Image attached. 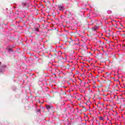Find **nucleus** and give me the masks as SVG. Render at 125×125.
Masks as SVG:
<instances>
[{
    "label": "nucleus",
    "instance_id": "39448f33",
    "mask_svg": "<svg viewBox=\"0 0 125 125\" xmlns=\"http://www.w3.org/2000/svg\"><path fill=\"white\" fill-rule=\"evenodd\" d=\"M82 108H83V110L84 111V112H86V111H87V110H86V108H85V107L83 106Z\"/></svg>",
    "mask_w": 125,
    "mask_h": 125
},
{
    "label": "nucleus",
    "instance_id": "dca6fc26",
    "mask_svg": "<svg viewBox=\"0 0 125 125\" xmlns=\"http://www.w3.org/2000/svg\"><path fill=\"white\" fill-rule=\"evenodd\" d=\"M104 40H106V39H105V38H104Z\"/></svg>",
    "mask_w": 125,
    "mask_h": 125
},
{
    "label": "nucleus",
    "instance_id": "6e6552de",
    "mask_svg": "<svg viewBox=\"0 0 125 125\" xmlns=\"http://www.w3.org/2000/svg\"><path fill=\"white\" fill-rule=\"evenodd\" d=\"M102 55H103V54H100V55H99V58H100V59H102Z\"/></svg>",
    "mask_w": 125,
    "mask_h": 125
},
{
    "label": "nucleus",
    "instance_id": "7ed1b4c3",
    "mask_svg": "<svg viewBox=\"0 0 125 125\" xmlns=\"http://www.w3.org/2000/svg\"><path fill=\"white\" fill-rule=\"evenodd\" d=\"M20 43H22V42H21V40H18L17 41V45H20Z\"/></svg>",
    "mask_w": 125,
    "mask_h": 125
},
{
    "label": "nucleus",
    "instance_id": "9d476101",
    "mask_svg": "<svg viewBox=\"0 0 125 125\" xmlns=\"http://www.w3.org/2000/svg\"><path fill=\"white\" fill-rule=\"evenodd\" d=\"M99 119L101 121H103V117H100Z\"/></svg>",
    "mask_w": 125,
    "mask_h": 125
},
{
    "label": "nucleus",
    "instance_id": "4468645a",
    "mask_svg": "<svg viewBox=\"0 0 125 125\" xmlns=\"http://www.w3.org/2000/svg\"><path fill=\"white\" fill-rule=\"evenodd\" d=\"M53 75H55V73H53Z\"/></svg>",
    "mask_w": 125,
    "mask_h": 125
},
{
    "label": "nucleus",
    "instance_id": "f03ea898",
    "mask_svg": "<svg viewBox=\"0 0 125 125\" xmlns=\"http://www.w3.org/2000/svg\"><path fill=\"white\" fill-rule=\"evenodd\" d=\"M105 84L107 85V86H110L111 85V80H108L105 82Z\"/></svg>",
    "mask_w": 125,
    "mask_h": 125
},
{
    "label": "nucleus",
    "instance_id": "f257e3e1",
    "mask_svg": "<svg viewBox=\"0 0 125 125\" xmlns=\"http://www.w3.org/2000/svg\"><path fill=\"white\" fill-rule=\"evenodd\" d=\"M58 6L59 8H60V10H63V8H64V6L63 5V4L62 3L59 4L58 5Z\"/></svg>",
    "mask_w": 125,
    "mask_h": 125
},
{
    "label": "nucleus",
    "instance_id": "20e7f679",
    "mask_svg": "<svg viewBox=\"0 0 125 125\" xmlns=\"http://www.w3.org/2000/svg\"><path fill=\"white\" fill-rule=\"evenodd\" d=\"M8 52H12V49L11 48H9L7 49Z\"/></svg>",
    "mask_w": 125,
    "mask_h": 125
},
{
    "label": "nucleus",
    "instance_id": "f8f14e48",
    "mask_svg": "<svg viewBox=\"0 0 125 125\" xmlns=\"http://www.w3.org/2000/svg\"><path fill=\"white\" fill-rule=\"evenodd\" d=\"M41 6H43V5L42 4V5H41Z\"/></svg>",
    "mask_w": 125,
    "mask_h": 125
},
{
    "label": "nucleus",
    "instance_id": "1a4fd4ad",
    "mask_svg": "<svg viewBox=\"0 0 125 125\" xmlns=\"http://www.w3.org/2000/svg\"><path fill=\"white\" fill-rule=\"evenodd\" d=\"M35 31L36 32H39V28L38 27L35 28Z\"/></svg>",
    "mask_w": 125,
    "mask_h": 125
},
{
    "label": "nucleus",
    "instance_id": "ddd939ff",
    "mask_svg": "<svg viewBox=\"0 0 125 125\" xmlns=\"http://www.w3.org/2000/svg\"><path fill=\"white\" fill-rule=\"evenodd\" d=\"M0 64H1V62H0Z\"/></svg>",
    "mask_w": 125,
    "mask_h": 125
},
{
    "label": "nucleus",
    "instance_id": "423d86ee",
    "mask_svg": "<svg viewBox=\"0 0 125 125\" xmlns=\"http://www.w3.org/2000/svg\"><path fill=\"white\" fill-rule=\"evenodd\" d=\"M46 109H47V110H49V109H50V106L46 105Z\"/></svg>",
    "mask_w": 125,
    "mask_h": 125
},
{
    "label": "nucleus",
    "instance_id": "2eb2a0df",
    "mask_svg": "<svg viewBox=\"0 0 125 125\" xmlns=\"http://www.w3.org/2000/svg\"><path fill=\"white\" fill-rule=\"evenodd\" d=\"M20 56H22V55H20Z\"/></svg>",
    "mask_w": 125,
    "mask_h": 125
},
{
    "label": "nucleus",
    "instance_id": "0eeeda50",
    "mask_svg": "<svg viewBox=\"0 0 125 125\" xmlns=\"http://www.w3.org/2000/svg\"><path fill=\"white\" fill-rule=\"evenodd\" d=\"M92 30H93V31H96V30H97V27H93L92 28Z\"/></svg>",
    "mask_w": 125,
    "mask_h": 125
},
{
    "label": "nucleus",
    "instance_id": "9b49d317",
    "mask_svg": "<svg viewBox=\"0 0 125 125\" xmlns=\"http://www.w3.org/2000/svg\"><path fill=\"white\" fill-rule=\"evenodd\" d=\"M121 36L123 38H125V34H122Z\"/></svg>",
    "mask_w": 125,
    "mask_h": 125
}]
</instances>
